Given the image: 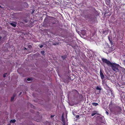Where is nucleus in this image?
Returning a JSON list of instances; mask_svg holds the SVG:
<instances>
[{
	"label": "nucleus",
	"mask_w": 125,
	"mask_h": 125,
	"mask_svg": "<svg viewBox=\"0 0 125 125\" xmlns=\"http://www.w3.org/2000/svg\"><path fill=\"white\" fill-rule=\"evenodd\" d=\"M62 57L63 60L65 59L66 57V55H65L62 56Z\"/></svg>",
	"instance_id": "obj_9"
},
{
	"label": "nucleus",
	"mask_w": 125,
	"mask_h": 125,
	"mask_svg": "<svg viewBox=\"0 0 125 125\" xmlns=\"http://www.w3.org/2000/svg\"><path fill=\"white\" fill-rule=\"evenodd\" d=\"M41 53L42 55H44V52L43 51H41Z\"/></svg>",
	"instance_id": "obj_12"
},
{
	"label": "nucleus",
	"mask_w": 125,
	"mask_h": 125,
	"mask_svg": "<svg viewBox=\"0 0 125 125\" xmlns=\"http://www.w3.org/2000/svg\"><path fill=\"white\" fill-rule=\"evenodd\" d=\"M15 96V95H14L11 98V101H13V100L14 99V97Z\"/></svg>",
	"instance_id": "obj_10"
},
{
	"label": "nucleus",
	"mask_w": 125,
	"mask_h": 125,
	"mask_svg": "<svg viewBox=\"0 0 125 125\" xmlns=\"http://www.w3.org/2000/svg\"><path fill=\"white\" fill-rule=\"evenodd\" d=\"M97 114V112L95 111H94L93 112V113L91 115L92 116H93Z\"/></svg>",
	"instance_id": "obj_5"
},
{
	"label": "nucleus",
	"mask_w": 125,
	"mask_h": 125,
	"mask_svg": "<svg viewBox=\"0 0 125 125\" xmlns=\"http://www.w3.org/2000/svg\"><path fill=\"white\" fill-rule=\"evenodd\" d=\"M96 89L101 90L102 89L101 87L100 86H97L96 88Z\"/></svg>",
	"instance_id": "obj_7"
},
{
	"label": "nucleus",
	"mask_w": 125,
	"mask_h": 125,
	"mask_svg": "<svg viewBox=\"0 0 125 125\" xmlns=\"http://www.w3.org/2000/svg\"><path fill=\"white\" fill-rule=\"evenodd\" d=\"M92 104L93 106H96L99 105L97 103H92Z\"/></svg>",
	"instance_id": "obj_6"
},
{
	"label": "nucleus",
	"mask_w": 125,
	"mask_h": 125,
	"mask_svg": "<svg viewBox=\"0 0 125 125\" xmlns=\"http://www.w3.org/2000/svg\"><path fill=\"white\" fill-rule=\"evenodd\" d=\"M124 69V70H125V69L124 68H123Z\"/></svg>",
	"instance_id": "obj_27"
},
{
	"label": "nucleus",
	"mask_w": 125,
	"mask_h": 125,
	"mask_svg": "<svg viewBox=\"0 0 125 125\" xmlns=\"http://www.w3.org/2000/svg\"><path fill=\"white\" fill-rule=\"evenodd\" d=\"M100 74L101 78L103 80L104 78V75L102 72L101 69L100 70Z\"/></svg>",
	"instance_id": "obj_3"
},
{
	"label": "nucleus",
	"mask_w": 125,
	"mask_h": 125,
	"mask_svg": "<svg viewBox=\"0 0 125 125\" xmlns=\"http://www.w3.org/2000/svg\"><path fill=\"white\" fill-rule=\"evenodd\" d=\"M1 39V38L0 36V40Z\"/></svg>",
	"instance_id": "obj_22"
},
{
	"label": "nucleus",
	"mask_w": 125,
	"mask_h": 125,
	"mask_svg": "<svg viewBox=\"0 0 125 125\" xmlns=\"http://www.w3.org/2000/svg\"><path fill=\"white\" fill-rule=\"evenodd\" d=\"M21 92L20 93V94L19 95H21Z\"/></svg>",
	"instance_id": "obj_21"
},
{
	"label": "nucleus",
	"mask_w": 125,
	"mask_h": 125,
	"mask_svg": "<svg viewBox=\"0 0 125 125\" xmlns=\"http://www.w3.org/2000/svg\"><path fill=\"white\" fill-rule=\"evenodd\" d=\"M106 113L108 115V112L106 111Z\"/></svg>",
	"instance_id": "obj_18"
},
{
	"label": "nucleus",
	"mask_w": 125,
	"mask_h": 125,
	"mask_svg": "<svg viewBox=\"0 0 125 125\" xmlns=\"http://www.w3.org/2000/svg\"><path fill=\"white\" fill-rule=\"evenodd\" d=\"M62 120L63 122L64 121V119L63 115H62Z\"/></svg>",
	"instance_id": "obj_11"
},
{
	"label": "nucleus",
	"mask_w": 125,
	"mask_h": 125,
	"mask_svg": "<svg viewBox=\"0 0 125 125\" xmlns=\"http://www.w3.org/2000/svg\"><path fill=\"white\" fill-rule=\"evenodd\" d=\"M0 7L1 8V7L0 5Z\"/></svg>",
	"instance_id": "obj_25"
},
{
	"label": "nucleus",
	"mask_w": 125,
	"mask_h": 125,
	"mask_svg": "<svg viewBox=\"0 0 125 125\" xmlns=\"http://www.w3.org/2000/svg\"><path fill=\"white\" fill-rule=\"evenodd\" d=\"M7 74V73H6L3 75V76L4 77H6V74Z\"/></svg>",
	"instance_id": "obj_14"
},
{
	"label": "nucleus",
	"mask_w": 125,
	"mask_h": 125,
	"mask_svg": "<svg viewBox=\"0 0 125 125\" xmlns=\"http://www.w3.org/2000/svg\"><path fill=\"white\" fill-rule=\"evenodd\" d=\"M79 115H76V118H77V117H79Z\"/></svg>",
	"instance_id": "obj_19"
},
{
	"label": "nucleus",
	"mask_w": 125,
	"mask_h": 125,
	"mask_svg": "<svg viewBox=\"0 0 125 125\" xmlns=\"http://www.w3.org/2000/svg\"><path fill=\"white\" fill-rule=\"evenodd\" d=\"M124 56H125V55H124Z\"/></svg>",
	"instance_id": "obj_26"
},
{
	"label": "nucleus",
	"mask_w": 125,
	"mask_h": 125,
	"mask_svg": "<svg viewBox=\"0 0 125 125\" xmlns=\"http://www.w3.org/2000/svg\"><path fill=\"white\" fill-rule=\"evenodd\" d=\"M26 49H26V48H25V47L24 48V50H26Z\"/></svg>",
	"instance_id": "obj_20"
},
{
	"label": "nucleus",
	"mask_w": 125,
	"mask_h": 125,
	"mask_svg": "<svg viewBox=\"0 0 125 125\" xmlns=\"http://www.w3.org/2000/svg\"><path fill=\"white\" fill-rule=\"evenodd\" d=\"M110 66L112 67V69L115 71H118V67L120 66L119 65L117 64L112 63L111 64H110Z\"/></svg>",
	"instance_id": "obj_1"
},
{
	"label": "nucleus",
	"mask_w": 125,
	"mask_h": 125,
	"mask_svg": "<svg viewBox=\"0 0 125 125\" xmlns=\"http://www.w3.org/2000/svg\"><path fill=\"white\" fill-rule=\"evenodd\" d=\"M40 48H42L43 47V45H41L40 46Z\"/></svg>",
	"instance_id": "obj_16"
},
{
	"label": "nucleus",
	"mask_w": 125,
	"mask_h": 125,
	"mask_svg": "<svg viewBox=\"0 0 125 125\" xmlns=\"http://www.w3.org/2000/svg\"><path fill=\"white\" fill-rule=\"evenodd\" d=\"M16 120L15 119H13L11 120L10 121V123H14L16 122Z\"/></svg>",
	"instance_id": "obj_8"
},
{
	"label": "nucleus",
	"mask_w": 125,
	"mask_h": 125,
	"mask_svg": "<svg viewBox=\"0 0 125 125\" xmlns=\"http://www.w3.org/2000/svg\"><path fill=\"white\" fill-rule=\"evenodd\" d=\"M33 12H32V13H33Z\"/></svg>",
	"instance_id": "obj_24"
},
{
	"label": "nucleus",
	"mask_w": 125,
	"mask_h": 125,
	"mask_svg": "<svg viewBox=\"0 0 125 125\" xmlns=\"http://www.w3.org/2000/svg\"><path fill=\"white\" fill-rule=\"evenodd\" d=\"M10 24L12 26L15 27L16 26V22H13L10 23Z\"/></svg>",
	"instance_id": "obj_4"
},
{
	"label": "nucleus",
	"mask_w": 125,
	"mask_h": 125,
	"mask_svg": "<svg viewBox=\"0 0 125 125\" xmlns=\"http://www.w3.org/2000/svg\"><path fill=\"white\" fill-rule=\"evenodd\" d=\"M110 42L111 43V44H112V43L111 42V41H110Z\"/></svg>",
	"instance_id": "obj_23"
},
{
	"label": "nucleus",
	"mask_w": 125,
	"mask_h": 125,
	"mask_svg": "<svg viewBox=\"0 0 125 125\" xmlns=\"http://www.w3.org/2000/svg\"><path fill=\"white\" fill-rule=\"evenodd\" d=\"M31 80H32L30 78H28L27 79V80L28 81H31Z\"/></svg>",
	"instance_id": "obj_13"
},
{
	"label": "nucleus",
	"mask_w": 125,
	"mask_h": 125,
	"mask_svg": "<svg viewBox=\"0 0 125 125\" xmlns=\"http://www.w3.org/2000/svg\"><path fill=\"white\" fill-rule=\"evenodd\" d=\"M102 61L103 63H106L109 66L110 64H111V62L107 59L102 58Z\"/></svg>",
	"instance_id": "obj_2"
},
{
	"label": "nucleus",
	"mask_w": 125,
	"mask_h": 125,
	"mask_svg": "<svg viewBox=\"0 0 125 125\" xmlns=\"http://www.w3.org/2000/svg\"><path fill=\"white\" fill-rule=\"evenodd\" d=\"M54 116V115H51V118H52Z\"/></svg>",
	"instance_id": "obj_17"
},
{
	"label": "nucleus",
	"mask_w": 125,
	"mask_h": 125,
	"mask_svg": "<svg viewBox=\"0 0 125 125\" xmlns=\"http://www.w3.org/2000/svg\"><path fill=\"white\" fill-rule=\"evenodd\" d=\"M123 64L125 65V60L123 61Z\"/></svg>",
	"instance_id": "obj_15"
}]
</instances>
